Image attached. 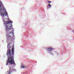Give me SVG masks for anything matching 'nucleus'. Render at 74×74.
<instances>
[{"mask_svg":"<svg viewBox=\"0 0 74 74\" xmlns=\"http://www.w3.org/2000/svg\"><path fill=\"white\" fill-rule=\"evenodd\" d=\"M4 24H5V25H7V24L8 23H12V21H4Z\"/></svg>","mask_w":74,"mask_h":74,"instance_id":"5","label":"nucleus"},{"mask_svg":"<svg viewBox=\"0 0 74 74\" xmlns=\"http://www.w3.org/2000/svg\"><path fill=\"white\" fill-rule=\"evenodd\" d=\"M48 5V6H49L50 7H51V6H52V5H50L49 4Z\"/></svg>","mask_w":74,"mask_h":74,"instance_id":"11","label":"nucleus"},{"mask_svg":"<svg viewBox=\"0 0 74 74\" xmlns=\"http://www.w3.org/2000/svg\"><path fill=\"white\" fill-rule=\"evenodd\" d=\"M4 12L5 14L4 13L1 12V15H2V16H4V15H5V16H7V15H8V13H7V12Z\"/></svg>","mask_w":74,"mask_h":74,"instance_id":"4","label":"nucleus"},{"mask_svg":"<svg viewBox=\"0 0 74 74\" xmlns=\"http://www.w3.org/2000/svg\"><path fill=\"white\" fill-rule=\"evenodd\" d=\"M11 33H10V34H11Z\"/></svg>","mask_w":74,"mask_h":74,"instance_id":"16","label":"nucleus"},{"mask_svg":"<svg viewBox=\"0 0 74 74\" xmlns=\"http://www.w3.org/2000/svg\"><path fill=\"white\" fill-rule=\"evenodd\" d=\"M73 33H74V30L72 31Z\"/></svg>","mask_w":74,"mask_h":74,"instance_id":"15","label":"nucleus"},{"mask_svg":"<svg viewBox=\"0 0 74 74\" xmlns=\"http://www.w3.org/2000/svg\"><path fill=\"white\" fill-rule=\"evenodd\" d=\"M26 66H23V65H22L21 66V68H22V69H24L26 68Z\"/></svg>","mask_w":74,"mask_h":74,"instance_id":"9","label":"nucleus"},{"mask_svg":"<svg viewBox=\"0 0 74 74\" xmlns=\"http://www.w3.org/2000/svg\"><path fill=\"white\" fill-rule=\"evenodd\" d=\"M47 3H48V4H50V3H51V1H48Z\"/></svg>","mask_w":74,"mask_h":74,"instance_id":"10","label":"nucleus"},{"mask_svg":"<svg viewBox=\"0 0 74 74\" xmlns=\"http://www.w3.org/2000/svg\"><path fill=\"white\" fill-rule=\"evenodd\" d=\"M10 37H11V36H8V38H10Z\"/></svg>","mask_w":74,"mask_h":74,"instance_id":"13","label":"nucleus"},{"mask_svg":"<svg viewBox=\"0 0 74 74\" xmlns=\"http://www.w3.org/2000/svg\"><path fill=\"white\" fill-rule=\"evenodd\" d=\"M12 28V24H9L6 26L5 29L7 30H11Z\"/></svg>","mask_w":74,"mask_h":74,"instance_id":"2","label":"nucleus"},{"mask_svg":"<svg viewBox=\"0 0 74 74\" xmlns=\"http://www.w3.org/2000/svg\"><path fill=\"white\" fill-rule=\"evenodd\" d=\"M54 49L53 48H52L51 47H49L47 48V51H48V50H50L49 51H52Z\"/></svg>","mask_w":74,"mask_h":74,"instance_id":"7","label":"nucleus"},{"mask_svg":"<svg viewBox=\"0 0 74 74\" xmlns=\"http://www.w3.org/2000/svg\"><path fill=\"white\" fill-rule=\"evenodd\" d=\"M3 11H5V9H3Z\"/></svg>","mask_w":74,"mask_h":74,"instance_id":"12","label":"nucleus"},{"mask_svg":"<svg viewBox=\"0 0 74 74\" xmlns=\"http://www.w3.org/2000/svg\"><path fill=\"white\" fill-rule=\"evenodd\" d=\"M9 69L10 70L9 71H7L6 72V74H10L11 73H12V71H13V70H14V69L13 70V68L12 67H11L10 66H9Z\"/></svg>","mask_w":74,"mask_h":74,"instance_id":"3","label":"nucleus"},{"mask_svg":"<svg viewBox=\"0 0 74 74\" xmlns=\"http://www.w3.org/2000/svg\"><path fill=\"white\" fill-rule=\"evenodd\" d=\"M12 56H10L9 58L8 59V60L7 61V64L6 65H8L9 63L10 64H15L14 60V49L12 48Z\"/></svg>","mask_w":74,"mask_h":74,"instance_id":"1","label":"nucleus"},{"mask_svg":"<svg viewBox=\"0 0 74 74\" xmlns=\"http://www.w3.org/2000/svg\"><path fill=\"white\" fill-rule=\"evenodd\" d=\"M2 6H3V4L1 2V1H0V7L1 8ZM1 11V10L0 9V12Z\"/></svg>","mask_w":74,"mask_h":74,"instance_id":"8","label":"nucleus"},{"mask_svg":"<svg viewBox=\"0 0 74 74\" xmlns=\"http://www.w3.org/2000/svg\"><path fill=\"white\" fill-rule=\"evenodd\" d=\"M12 32H13L12 33V34H14V31H12Z\"/></svg>","mask_w":74,"mask_h":74,"instance_id":"14","label":"nucleus"},{"mask_svg":"<svg viewBox=\"0 0 74 74\" xmlns=\"http://www.w3.org/2000/svg\"><path fill=\"white\" fill-rule=\"evenodd\" d=\"M11 50H10L9 51H8H8L7 52V55H8V57H9V55H11Z\"/></svg>","mask_w":74,"mask_h":74,"instance_id":"6","label":"nucleus"}]
</instances>
